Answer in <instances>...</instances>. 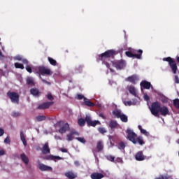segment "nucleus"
<instances>
[{
	"mask_svg": "<svg viewBox=\"0 0 179 179\" xmlns=\"http://www.w3.org/2000/svg\"><path fill=\"white\" fill-rule=\"evenodd\" d=\"M38 71L39 73H41L40 79L41 80L43 83H45V85H48V86H51V83L50 81H47V80H45V79H44V78H43L44 76V75H48V76L51 75V70L50 69H47L44 66H39L38 68Z\"/></svg>",
	"mask_w": 179,
	"mask_h": 179,
	"instance_id": "f257e3e1",
	"label": "nucleus"
},
{
	"mask_svg": "<svg viewBox=\"0 0 179 179\" xmlns=\"http://www.w3.org/2000/svg\"><path fill=\"white\" fill-rule=\"evenodd\" d=\"M117 55V52L114 50H108L104 52L103 53L99 55V59L100 61H106L108 58H114V55Z\"/></svg>",
	"mask_w": 179,
	"mask_h": 179,
	"instance_id": "f03ea898",
	"label": "nucleus"
},
{
	"mask_svg": "<svg viewBox=\"0 0 179 179\" xmlns=\"http://www.w3.org/2000/svg\"><path fill=\"white\" fill-rule=\"evenodd\" d=\"M161 107H162V105L160 104V102L159 101L153 102L151 105V107L150 108L151 114H152V115H154L155 117H157L159 118L160 117V115L159 114V113L160 111Z\"/></svg>",
	"mask_w": 179,
	"mask_h": 179,
	"instance_id": "7ed1b4c3",
	"label": "nucleus"
},
{
	"mask_svg": "<svg viewBox=\"0 0 179 179\" xmlns=\"http://www.w3.org/2000/svg\"><path fill=\"white\" fill-rule=\"evenodd\" d=\"M142 54H143V50L141 49L138 50L125 52V55L129 58H136L137 59H142Z\"/></svg>",
	"mask_w": 179,
	"mask_h": 179,
	"instance_id": "20e7f679",
	"label": "nucleus"
},
{
	"mask_svg": "<svg viewBox=\"0 0 179 179\" xmlns=\"http://www.w3.org/2000/svg\"><path fill=\"white\" fill-rule=\"evenodd\" d=\"M163 61H166V62H169V65L174 75L177 73V71H178V67L177 66V63L176 62V60L171 57H164L163 58Z\"/></svg>",
	"mask_w": 179,
	"mask_h": 179,
	"instance_id": "39448f33",
	"label": "nucleus"
},
{
	"mask_svg": "<svg viewBox=\"0 0 179 179\" xmlns=\"http://www.w3.org/2000/svg\"><path fill=\"white\" fill-rule=\"evenodd\" d=\"M127 139L132 142L134 145L138 143V141H136V138H138V135L134 132V131L131 130V129H127Z\"/></svg>",
	"mask_w": 179,
	"mask_h": 179,
	"instance_id": "423d86ee",
	"label": "nucleus"
},
{
	"mask_svg": "<svg viewBox=\"0 0 179 179\" xmlns=\"http://www.w3.org/2000/svg\"><path fill=\"white\" fill-rule=\"evenodd\" d=\"M7 96L11 100L12 103L19 104V94L15 92L8 91L7 92Z\"/></svg>",
	"mask_w": 179,
	"mask_h": 179,
	"instance_id": "0eeeda50",
	"label": "nucleus"
},
{
	"mask_svg": "<svg viewBox=\"0 0 179 179\" xmlns=\"http://www.w3.org/2000/svg\"><path fill=\"white\" fill-rule=\"evenodd\" d=\"M85 121L88 125V127H96V125H101V122L99 120L92 121V117L90 116L86 115Z\"/></svg>",
	"mask_w": 179,
	"mask_h": 179,
	"instance_id": "6e6552de",
	"label": "nucleus"
},
{
	"mask_svg": "<svg viewBox=\"0 0 179 179\" xmlns=\"http://www.w3.org/2000/svg\"><path fill=\"white\" fill-rule=\"evenodd\" d=\"M139 81V76L136 74L129 76L126 78V82H130V83H133V85H136Z\"/></svg>",
	"mask_w": 179,
	"mask_h": 179,
	"instance_id": "1a4fd4ad",
	"label": "nucleus"
},
{
	"mask_svg": "<svg viewBox=\"0 0 179 179\" xmlns=\"http://www.w3.org/2000/svg\"><path fill=\"white\" fill-rule=\"evenodd\" d=\"M52 104H54L53 101L45 102L42 104H40L38 106V110H47V108H50V107H51V106H52Z\"/></svg>",
	"mask_w": 179,
	"mask_h": 179,
	"instance_id": "9d476101",
	"label": "nucleus"
},
{
	"mask_svg": "<svg viewBox=\"0 0 179 179\" xmlns=\"http://www.w3.org/2000/svg\"><path fill=\"white\" fill-rule=\"evenodd\" d=\"M135 159L137 160V162H143V160L145 159V157L143 155V152L138 151L135 155Z\"/></svg>",
	"mask_w": 179,
	"mask_h": 179,
	"instance_id": "9b49d317",
	"label": "nucleus"
},
{
	"mask_svg": "<svg viewBox=\"0 0 179 179\" xmlns=\"http://www.w3.org/2000/svg\"><path fill=\"white\" fill-rule=\"evenodd\" d=\"M38 169L41 171H52V168L44 164H38Z\"/></svg>",
	"mask_w": 179,
	"mask_h": 179,
	"instance_id": "f8f14e48",
	"label": "nucleus"
},
{
	"mask_svg": "<svg viewBox=\"0 0 179 179\" xmlns=\"http://www.w3.org/2000/svg\"><path fill=\"white\" fill-rule=\"evenodd\" d=\"M45 160H53L54 162H57V160H62V157L59 156H55V155H47L44 157Z\"/></svg>",
	"mask_w": 179,
	"mask_h": 179,
	"instance_id": "ddd939ff",
	"label": "nucleus"
},
{
	"mask_svg": "<svg viewBox=\"0 0 179 179\" xmlns=\"http://www.w3.org/2000/svg\"><path fill=\"white\" fill-rule=\"evenodd\" d=\"M159 113L161 115H162L163 117H166V115H169L170 112L166 106H161V108H159Z\"/></svg>",
	"mask_w": 179,
	"mask_h": 179,
	"instance_id": "4468645a",
	"label": "nucleus"
},
{
	"mask_svg": "<svg viewBox=\"0 0 179 179\" xmlns=\"http://www.w3.org/2000/svg\"><path fill=\"white\" fill-rule=\"evenodd\" d=\"M113 66H115L116 69H122L125 66V62L124 60L116 62L113 63Z\"/></svg>",
	"mask_w": 179,
	"mask_h": 179,
	"instance_id": "2eb2a0df",
	"label": "nucleus"
},
{
	"mask_svg": "<svg viewBox=\"0 0 179 179\" xmlns=\"http://www.w3.org/2000/svg\"><path fill=\"white\" fill-rule=\"evenodd\" d=\"M140 86L141 87H143V89H147L149 90L150 89L152 84L147 81V80H143L141 83H140Z\"/></svg>",
	"mask_w": 179,
	"mask_h": 179,
	"instance_id": "dca6fc26",
	"label": "nucleus"
},
{
	"mask_svg": "<svg viewBox=\"0 0 179 179\" xmlns=\"http://www.w3.org/2000/svg\"><path fill=\"white\" fill-rule=\"evenodd\" d=\"M92 179H102L104 178V176L103 173H100L99 172L93 173L90 175Z\"/></svg>",
	"mask_w": 179,
	"mask_h": 179,
	"instance_id": "f3484780",
	"label": "nucleus"
},
{
	"mask_svg": "<svg viewBox=\"0 0 179 179\" xmlns=\"http://www.w3.org/2000/svg\"><path fill=\"white\" fill-rule=\"evenodd\" d=\"M30 93L32 96H34V97H40V94H41L40 90L36 87L31 89Z\"/></svg>",
	"mask_w": 179,
	"mask_h": 179,
	"instance_id": "a211bd4d",
	"label": "nucleus"
},
{
	"mask_svg": "<svg viewBox=\"0 0 179 179\" xmlns=\"http://www.w3.org/2000/svg\"><path fill=\"white\" fill-rule=\"evenodd\" d=\"M108 127L110 128V129H112V131H114L115 128H118V127H120V124H118L115 120H110Z\"/></svg>",
	"mask_w": 179,
	"mask_h": 179,
	"instance_id": "6ab92c4d",
	"label": "nucleus"
},
{
	"mask_svg": "<svg viewBox=\"0 0 179 179\" xmlns=\"http://www.w3.org/2000/svg\"><path fill=\"white\" fill-rule=\"evenodd\" d=\"M66 131H69V124L66 123L64 124L59 129V134H65Z\"/></svg>",
	"mask_w": 179,
	"mask_h": 179,
	"instance_id": "aec40b11",
	"label": "nucleus"
},
{
	"mask_svg": "<svg viewBox=\"0 0 179 179\" xmlns=\"http://www.w3.org/2000/svg\"><path fill=\"white\" fill-rule=\"evenodd\" d=\"M42 152L43 155H48V153H51V150H50V147L48 146V143H45L43 146Z\"/></svg>",
	"mask_w": 179,
	"mask_h": 179,
	"instance_id": "412c9836",
	"label": "nucleus"
},
{
	"mask_svg": "<svg viewBox=\"0 0 179 179\" xmlns=\"http://www.w3.org/2000/svg\"><path fill=\"white\" fill-rule=\"evenodd\" d=\"M65 176L69 179H75L76 177H78V175L72 171H68L65 173Z\"/></svg>",
	"mask_w": 179,
	"mask_h": 179,
	"instance_id": "4be33fe9",
	"label": "nucleus"
},
{
	"mask_svg": "<svg viewBox=\"0 0 179 179\" xmlns=\"http://www.w3.org/2000/svg\"><path fill=\"white\" fill-rule=\"evenodd\" d=\"M97 152H101L104 149V145L102 141H99L96 143Z\"/></svg>",
	"mask_w": 179,
	"mask_h": 179,
	"instance_id": "5701e85b",
	"label": "nucleus"
},
{
	"mask_svg": "<svg viewBox=\"0 0 179 179\" xmlns=\"http://www.w3.org/2000/svg\"><path fill=\"white\" fill-rule=\"evenodd\" d=\"M84 103L87 107H94V103L90 101L87 98H84Z\"/></svg>",
	"mask_w": 179,
	"mask_h": 179,
	"instance_id": "b1692460",
	"label": "nucleus"
},
{
	"mask_svg": "<svg viewBox=\"0 0 179 179\" xmlns=\"http://www.w3.org/2000/svg\"><path fill=\"white\" fill-rule=\"evenodd\" d=\"M20 139L24 146H27V141H26V138L24 137V133L23 132V131H20Z\"/></svg>",
	"mask_w": 179,
	"mask_h": 179,
	"instance_id": "393cba45",
	"label": "nucleus"
},
{
	"mask_svg": "<svg viewBox=\"0 0 179 179\" xmlns=\"http://www.w3.org/2000/svg\"><path fill=\"white\" fill-rule=\"evenodd\" d=\"M20 157L24 164H29V157L26 156V154L23 153L20 155Z\"/></svg>",
	"mask_w": 179,
	"mask_h": 179,
	"instance_id": "a878e982",
	"label": "nucleus"
},
{
	"mask_svg": "<svg viewBox=\"0 0 179 179\" xmlns=\"http://www.w3.org/2000/svg\"><path fill=\"white\" fill-rule=\"evenodd\" d=\"M45 118L44 115H38L35 117L34 120L36 122H41V121H45Z\"/></svg>",
	"mask_w": 179,
	"mask_h": 179,
	"instance_id": "bb28decb",
	"label": "nucleus"
},
{
	"mask_svg": "<svg viewBox=\"0 0 179 179\" xmlns=\"http://www.w3.org/2000/svg\"><path fill=\"white\" fill-rule=\"evenodd\" d=\"M138 128L141 131V133L143 134V135H145V136H149V135H150L149 132H148L145 129L142 128L141 125H138Z\"/></svg>",
	"mask_w": 179,
	"mask_h": 179,
	"instance_id": "cd10ccee",
	"label": "nucleus"
},
{
	"mask_svg": "<svg viewBox=\"0 0 179 179\" xmlns=\"http://www.w3.org/2000/svg\"><path fill=\"white\" fill-rule=\"evenodd\" d=\"M27 84H28L29 86H34V79L31 77H28L27 78Z\"/></svg>",
	"mask_w": 179,
	"mask_h": 179,
	"instance_id": "c85d7f7f",
	"label": "nucleus"
},
{
	"mask_svg": "<svg viewBox=\"0 0 179 179\" xmlns=\"http://www.w3.org/2000/svg\"><path fill=\"white\" fill-rule=\"evenodd\" d=\"M83 71V66L79 65L75 69V73H82Z\"/></svg>",
	"mask_w": 179,
	"mask_h": 179,
	"instance_id": "c756f323",
	"label": "nucleus"
},
{
	"mask_svg": "<svg viewBox=\"0 0 179 179\" xmlns=\"http://www.w3.org/2000/svg\"><path fill=\"white\" fill-rule=\"evenodd\" d=\"M48 60L49 61L50 65L53 66H57V60L54 59L52 57H48Z\"/></svg>",
	"mask_w": 179,
	"mask_h": 179,
	"instance_id": "7c9ffc66",
	"label": "nucleus"
},
{
	"mask_svg": "<svg viewBox=\"0 0 179 179\" xmlns=\"http://www.w3.org/2000/svg\"><path fill=\"white\" fill-rule=\"evenodd\" d=\"M78 125H80V127H85V124L86 122V118L83 119V118H80L78 120Z\"/></svg>",
	"mask_w": 179,
	"mask_h": 179,
	"instance_id": "2f4dec72",
	"label": "nucleus"
},
{
	"mask_svg": "<svg viewBox=\"0 0 179 179\" xmlns=\"http://www.w3.org/2000/svg\"><path fill=\"white\" fill-rule=\"evenodd\" d=\"M129 92L133 96H136V90L135 89V87H129Z\"/></svg>",
	"mask_w": 179,
	"mask_h": 179,
	"instance_id": "473e14b6",
	"label": "nucleus"
},
{
	"mask_svg": "<svg viewBox=\"0 0 179 179\" xmlns=\"http://www.w3.org/2000/svg\"><path fill=\"white\" fill-rule=\"evenodd\" d=\"M14 66L17 69H24V66L23 64L16 62L14 64Z\"/></svg>",
	"mask_w": 179,
	"mask_h": 179,
	"instance_id": "72a5a7b5",
	"label": "nucleus"
},
{
	"mask_svg": "<svg viewBox=\"0 0 179 179\" xmlns=\"http://www.w3.org/2000/svg\"><path fill=\"white\" fill-rule=\"evenodd\" d=\"M119 118H120L122 122H128V116L126 115L122 114Z\"/></svg>",
	"mask_w": 179,
	"mask_h": 179,
	"instance_id": "f704fd0d",
	"label": "nucleus"
},
{
	"mask_svg": "<svg viewBox=\"0 0 179 179\" xmlns=\"http://www.w3.org/2000/svg\"><path fill=\"white\" fill-rule=\"evenodd\" d=\"M113 115H115L117 118H120L122 113H121V111L120 110H116L113 112Z\"/></svg>",
	"mask_w": 179,
	"mask_h": 179,
	"instance_id": "c9c22d12",
	"label": "nucleus"
},
{
	"mask_svg": "<svg viewBox=\"0 0 179 179\" xmlns=\"http://www.w3.org/2000/svg\"><path fill=\"white\" fill-rule=\"evenodd\" d=\"M98 131L99 134H101L102 135H104V134H107V129L104 127H99Z\"/></svg>",
	"mask_w": 179,
	"mask_h": 179,
	"instance_id": "e433bc0d",
	"label": "nucleus"
},
{
	"mask_svg": "<svg viewBox=\"0 0 179 179\" xmlns=\"http://www.w3.org/2000/svg\"><path fill=\"white\" fill-rule=\"evenodd\" d=\"M136 141L141 146L142 145H145V141H143V138H142V137H138Z\"/></svg>",
	"mask_w": 179,
	"mask_h": 179,
	"instance_id": "4c0bfd02",
	"label": "nucleus"
},
{
	"mask_svg": "<svg viewBox=\"0 0 179 179\" xmlns=\"http://www.w3.org/2000/svg\"><path fill=\"white\" fill-rule=\"evenodd\" d=\"M76 139L81 143H86V140L83 137H76Z\"/></svg>",
	"mask_w": 179,
	"mask_h": 179,
	"instance_id": "58836bf2",
	"label": "nucleus"
},
{
	"mask_svg": "<svg viewBox=\"0 0 179 179\" xmlns=\"http://www.w3.org/2000/svg\"><path fill=\"white\" fill-rule=\"evenodd\" d=\"M118 148L120 150H124V149H125V144L124 143V142H120L119 143Z\"/></svg>",
	"mask_w": 179,
	"mask_h": 179,
	"instance_id": "ea45409f",
	"label": "nucleus"
},
{
	"mask_svg": "<svg viewBox=\"0 0 179 179\" xmlns=\"http://www.w3.org/2000/svg\"><path fill=\"white\" fill-rule=\"evenodd\" d=\"M25 69L29 73H31V72H33V70L31 69V67L29 65H27L26 67H25Z\"/></svg>",
	"mask_w": 179,
	"mask_h": 179,
	"instance_id": "a19ab883",
	"label": "nucleus"
},
{
	"mask_svg": "<svg viewBox=\"0 0 179 179\" xmlns=\"http://www.w3.org/2000/svg\"><path fill=\"white\" fill-rule=\"evenodd\" d=\"M4 143H7L8 145H9L10 143V137L7 136L5 139H4Z\"/></svg>",
	"mask_w": 179,
	"mask_h": 179,
	"instance_id": "79ce46f5",
	"label": "nucleus"
},
{
	"mask_svg": "<svg viewBox=\"0 0 179 179\" xmlns=\"http://www.w3.org/2000/svg\"><path fill=\"white\" fill-rule=\"evenodd\" d=\"M67 141H69V142H71V141H73V136H71V134H67Z\"/></svg>",
	"mask_w": 179,
	"mask_h": 179,
	"instance_id": "37998d69",
	"label": "nucleus"
},
{
	"mask_svg": "<svg viewBox=\"0 0 179 179\" xmlns=\"http://www.w3.org/2000/svg\"><path fill=\"white\" fill-rule=\"evenodd\" d=\"M47 97L50 101H52V100H54V96H52V94H51L50 93L48 94Z\"/></svg>",
	"mask_w": 179,
	"mask_h": 179,
	"instance_id": "c03bdc74",
	"label": "nucleus"
},
{
	"mask_svg": "<svg viewBox=\"0 0 179 179\" xmlns=\"http://www.w3.org/2000/svg\"><path fill=\"white\" fill-rule=\"evenodd\" d=\"M12 115L14 117H20V113H19V112H13Z\"/></svg>",
	"mask_w": 179,
	"mask_h": 179,
	"instance_id": "a18cd8bd",
	"label": "nucleus"
},
{
	"mask_svg": "<svg viewBox=\"0 0 179 179\" xmlns=\"http://www.w3.org/2000/svg\"><path fill=\"white\" fill-rule=\"evenodd\" d=\"M22 63L24 64V65H29V60L27 59H22Z\"/></svg>",
	"mask_w": 179,
	"mask_h": 179,
	"instance_id": "49530a36",
	"label": "nucleus"
},
{
	"mask_svg": "<svg viewBox=\"0 0 179 179\" xmlns=\"http://www.w3.org/2000/svg\"><path fill=\"white\" fill-rule=\"evenodd\" d=\"M124 106H132V101H128L124 102Z\"/></svg>",
	"mask_w": 179,
	"mask_h": 179,
	"instance_id": "de8ad7c7",
	"label": "nucleus"
},
{
	"mask_svg": "<svg viewBox=\"0 0 179 179\" xmlns=\"http://www.w3.org/2000/svg\"><path fill=\"white\" fill-rule=\"evenodd\" d=\"M70 134L73 136V135H79V133L75 130H72Z\"/></svg>",
	"mask_w": 179,
	"mask_h": 179,
	"instance_id": "09e8293b",
	"label": "nucleus"
},
{
	"mask_svg": "<svg viewBox=\"0 0 179 179\" xmlns=\"http://www.w3.org/2000/svg\"><path fill=\"white\" fill-rule=\"evenodd\" d=\"M15 59L17 61H23V57H22V56H20V55H18V56L15 57Z\"/></svg>",
	"mask_w": 179,
	"mask_h": 179,
	"instance_id": "8fccbe9b",
	"label": "nucleus"
},
{
	"mask_svg": "<svg viewBox=\"0 0 179 179\" xmlns=\"http://www.w3.org/2000/svg\"><path fill=\"white\" fill-rule=\"evenodd\" d=\"M77 99L78 100H82V99H86V97H85V96L82 95V94H78V96H77Z\"/></svg>",
	"mask_w": 179,
	"mask_h": 179,
	"instance_id": "3c124183",
	"label": "nucleus"
},
{
	"mask_svg": "<svg viewBox=\"0 0 179 179\" xmlns=\"http://www.w3.org/2000/svg\"><path fill=\"white\" fill-rule=\"evenodd\" d=\"M115 159V157H114L112 155H110L108 157V160H109L110 162H114V159Z\"/></svg>",
	"mask_w": 179,
	"mask_h": 179,
	"instance_id": "603ef678",
	"label": "nucleus"
},
{
	"mask_svg": "<svg viewBox=\"0 0 179 179\" xmlns=\"http://www.w3.org/2000/svg\"><path fill=\"white\" fill-rule=\"evenodd\" d=\"M99 117H101V118H102L103 120H107V117H106V115H104L103 113H99Z\"/></svg>",
	"mask_w": 179,
	"mask_h": 179,
	"instance_id": "864d4df0",
	"label": "nucleus"
},
{
	"mask_svg": "<svg viewBox=\"0 0 179 179\" xmlns=\"http://www.w3.org/2000/svg\"><path fill=\"white\" fill-rule=\"evenodd\" d=\"M3 134H5V130L0 127V136H3Z\"/></svg>",
	"mask_w": 179,
	"mask_h": 179,
	"instance_id": "5fc2aeb1",
	"label": "nucleus"
},
{
	"mask_svg": "<svg viewBox=\"0 0 179 179\" xmlns=\"http://www.w3.org/2000/svg\"><path fill=\"white\" fill-rule=\"evenodd\" d=\"M175 83H179V78L178 76H175Z\"/></svg>",
	"mask_w": 179,
	"mask_h": 179,
	"instance_id": "6e6d98bb",
	"label": "nucleus"
},
{
	"mask_svg": "<svg viewBox=\"0 0 179 179\" xmlns=\"http://www.w3.org/2000/svg\"><path fill=\"white\" fill-rule=\"evenodd\" d=\"M162 103H168L169 99H167V98H166V97H164L162 99Z\"/></svg>",
	"mask_w": 179,
	"mask_h": 179,
	"instance_id": "4d7b16f0",
	"label": "nucleus"
},
{
	"mask_svg": "<svg viewBox=\"0 0 179 179\" xmlns=\"http://www.w3.org/2000/svg\"><path fill=\"white\" fill-rule=\"evenodd\" d=\"M61 152H62L63 153H67L68 152V150L66 148H61L60 149Z\"/></svg>",
	"mask_w": 179,
	"mask_h": 179,
	"instance_id": "13d9d810",
	"label": "nucleus"
},
{
	"mask_svg": "<svg viewBox=\"0 0 179 179\" xmlns=\"http://www.w3.org/2000/svg\"><path fill=\"white\" fill-rule=\"evenodd\" d=\"M3 155H5V150H0V156H3Z\"/></svg>",
	"mask_w": 179,
	"mask_h": 179,
	"instance_id": "bf43d9fd",
	"label": "nucleus"
},
{
	"mask_svg": "<svg viewBox=\"0 0 179 179\" xmlns=\"http://www.w3.org/2000/svg\"><path fill=\"white\" fill-rule=\"evenodd\" d=\"M144 99L145 100H147V101L149 100V96L145 95Z\"/></svg>",
	"mask_w": 179,
	"mask_h": 179,
	"instance_id": "052dcab7",
	"label": "nucleus"
},
{
	"mask_svg": "<svg viewBox=\"0 0 179 179\" xmlns=\"http://www.w3.org/2000/svg\"><path fill=\"white\" fill-rule=\"evenodd\" d=\"M74 163H75L76 166H79L80 165L79 162H78V161H76Z\"/></svg>",
	"mask_w": 179,
	"mask_h": 179,
	"instance_id": "680f3d73",
	"label": "nucleus"
},
{
	"mask_svg": "<svg viewBox=\"0 0 179 179\" xmlns=\"http://www.w3.org/2000/svg\"><path fill=\"white\" fill-rule=\"evenodd\" d=\"M0 57H2V52L0 51Z\"/></svg>",
	"mask_w": 179,
	"mask_h": 179,
	"instance_id": "e2e57ef3",
	"label": "nucleus"
},
{
	"mask_svg": "<svg viewBox=\"0 0 179 179\" xmlns=\"http://www.w3.org/2000/svg\"><path fill=\"white\" fill-rule=\"evenodd\" d=\"M109 139H111V136H109Z\"/></svg>",
	"mask_w": 179,
	"mask_h": 179,
	"instance_id": "0e129e2a",
	"label": "nucleus"
},
{
	"mask_svg": "<svg viewBox=\"0 0 179 179\" xmlns=\"http://www.w3.org/2000/svg\"><path fill=\"white\" fill-rule=\"evenodd\" d=\"M92 152H94V150H93Z\"/></svg>",
	"mask_w": 179,
	"mask_h": 179,
	"instance_id": "69168bd1",
	"label": "nucleus"
},
{
	"mask_svg": "<svg viewBox=\"0 0 179 179\" xmlns=\"http://www.w3.org/2000/svg\"><path fill=\"white\" fill-rule=\"evenodd\" d=\"M178 143H179V141H178Z\"/></svg>",
	"mask_w": 179,
	"mask_h": 179,
	"instance_id": "338daca9",
	"label": "nucleus"
}]
</instances>
